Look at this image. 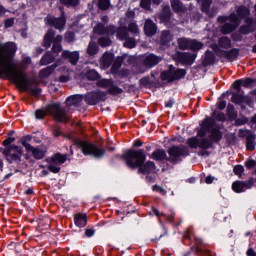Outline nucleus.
I'll return each mask as SVG.
<instances>
[{"label":"nucleus","mask_w":256,"mask_h":256,"mask_svg":"<svg viewBox=\"0 0 256 256\" xmlns=\"http://www.w3.org/2000/svg\"><path fill=\"white\" fill-rule=\"evenodd\" d=\"M2 51L5 52L4 66L2 67L3 77L10 79L16 85H19L23 91H31V93L36 97H41L43 89L41 88H32L33 82L29 79V75L24 71L19 70L15 63H13V58L17 53V44L15 42H7L2 44Z\"/></svg>","instance_id":"1"},{"label":"nucleus","mask_w":256,"mask_h":256,"mask_svg":"<svg viewBox=\"0 0 256 256\" xmlns=\"http://www.w3.org/2000/svg\"><path fill=\"white\" fill-rule=\"evenodd\" d=\"M167 154L169 156H167ZM191 155V151L187 145H173L171 146L167 152L164 149H156L151 154V158L154 161H168L172 165H177L183 161V159L189 157Z\"/></svg>","instance_id":"2"},{"label":"nucleus","mask_w":256,"mask_h":256,"mask_svg":"<svg viewBox=\"0 0 256 256\" xmlns=\"http://www.w3.org/2000/svg\"><path fill=\"white\" fill-rule=\"evenodd\" d=\"M35 119L43 121L47 115H50L57 121V123H69V116H67V108L61 106V103H50L46 105L45 109H37L34 112Z\"/></svg>","instance_id":"3"},{"label":"nucleus","mask_w":256,"mask_h":256,"mask_svg":"<svg viewBox=\"0 0 256 256\" xmlns=\"http://www.w3.org/2000/svg\"><path fill=\"white\" fill-rule=\"evenodd\" d=\"M207 133H210L208 139L213 145H219L223 140V131H221V127L217 125V122L213 118H205L202 120L200 129L197 131V137H206Z\"/></svg>","instance_id":"4"},{"label":"nucleus","mask_w":256,"mask_h":256,"mask_svg":"<svg viewBox=\"0 0 256 256\" xmlns=\"http://www.w3.org/2000/svg\"><path fill=\"white\" fill-rule=\"evenodd\" d=\"M123 161L126 167L135 171L139 169L145 161H147V154H145V149H129L124 153Z\"/></svg>","instance_id":"5"},{"label":"nucleus","mask_w":256,"mask_h":256,"mask_svg":"<svg viewBox=\"0 0 256 256\" xmlns=\"http://www.w3.org/2000/svg\"><path fill=\"white\" fill-rule=\"evenodd\" d=\"M74 145L77 146L78 149H80L81 153L85 157H94V159H103L105 157V154L107 153V150L105 148H99L94 143L87 142V140H75Z\"/></svg>","instance_id":"6"},{"label":"nucleus","mask_w":256,"mask_h":256,"mask_svg":"<svg viewBox=\"0 0 256 256\" xmlns=\"http://www.w3.org/2000/svg\"><path fill=\"white\" fill-rule=\"evenodd\" d=\"M0 153L5 157V160L10 165L16 163V165H21V157H23V147L17 144H12L6 148H0Z\"/></svg>","instance_id":"7"},{"label":"nucleus","mask_w":256,"mask_h":256,"mask_svg":"<svg viewBox=\"0 0 256 256\" xmlns=\"http://www.w3.org/2000/svg\"><path fill=\"white\" fill-rule=\"evenodd\" d=\"M185 75H187L186 69L177 68L173 64H170L167 70H163L160 73V79L167 83H175V81H181V79H184Z\"/></svg>","instance_id":"8"},{"label":"nucleus","mask_w":256,"mask_h":256,"mask_svg":"<svg viewBox=\"0 0 256 256\" xmlns=\"http://www.w3.org/2000/svg\"><path fill=\"white\" fill-rule=\"evenodd\" d=\"M104 101H107V92L105 91H91L85 95V103L90 106L99 105Z\"/></svg>","instance_id":"9"},{"label":"nucleus","mask_w":256,"mask_h":256,"mask_svg":"<svg viewBox=\"0 0 256 256\" xmlns=\"http://www.w3.org/2000/svg\"><path fill=\"white\" fill-rule=\"evenodd\" d=\"M255 185V178L250 177L247 181H235L232 183V191L234 193H245L247 189H251Z\"/></svg>","instance_id":"10"},{"label":"nucleus","mask_w":256,"mask_h":256,"mask_svg":"<svg viewBox=\"0 0 256 256\" xmlns=\"http://www.w3.org/2000/svg\"><path fill=\"white\" fill-rule=\"evenodd\" d=\"M176 59L178 63H181V65L191 66L195 63V59H197V53L178 52L176 54Z\"/></svg>","instance_id":"11"},{"label":"nucleus","mask_w":256,"mask_h":256,"mask_svg":"<svg viewBox=\"0 0 256 256\" xmlns=\"http://www.w3.org/2000/svg\"><path fill=\"white\" fill-rule=\"evenodd\" d=\"M171 17H173V12L169 6H164L161 13L159 14V21L162 25H165L168 29L171 28Z\"/></svg>","instance_id":"12"},{"label":"nucleus","mask_w":256,"mask_h":256,"mask_svg":"<svg viewBox=\"0 0 256 256\" xmlns=\"http://www.w3.org/2000/svg\"><path fill=\"white\" fill-rule=\"evenodd\" d=\"M47 23L50 27L54 29H63L67 23V18L65 17V12L61 13L60 17H49Z\"/></svg>","instance_id":"13"},{"label":"nucleus","mask_w":256,"mask_h":256,"mask_svg":"<svg viewBox=\"0 0 256 256\" xmlns=\"http://www.w3.org/2000/svg\"><path fill=\"white\" fill-rule=\"evenodd\" d=\"M152 213L158 217L159 219V223L160 225L163 227L164 229V233L160 234V237H155L151 239V243H159V241H161V239H163V237H165V235H168L169 230L167 229V227H165V225L163 224V220H161V217H163V215H161V212L159 211V209H157L155 206H152Z\"/></svg>","instance_id":"14"},{"label":"nucleus","mask_w":256,"mask_h":256,"mask_svg":"<svg viewBox=\"0 0 256 256\" xmlns=\"http://www.w3.org/2000/svg\"><path fill=\"white\" fill-rule=\"evenodd\" d=\"M140 87H144V89H159L161 87V82L159 79L156 81L151 80V77L144 76L139 80Z\"/></svg>","instance_id":"15"},{"label":"nucleus","mask_w":256,"mask_h":256,"mask_svg":"<svg viewBox=\"0 0 256 256\" xmlns=\"http://www.w3.org/2000/svg\"><path fill=\"white\" fill-rule=\"evenodd\" d=\"M156 169L157 166L155 165V162L148 160L143 162V165L138 168V173L141 175H151L152 173H155Z\"/></svg>","instance_id":"16"},{"label":"nucleus","mask_w":256,"mask_h":256,"mask_svg":"<svg viewBox=\"0 0 256 256\" xmlns=\"http://www.w3.org/2000/svg\"><path fill=\"white\" fill-rule=\"evenodd\" d=\"M144 33L146 37H155L157 35V24L151 19H147L144 23Z\"/></svg>","instance_id":"17"},{"label":"nucleus","mask_w":256,"mask_h":256,"mask_svg":"<svg viewBox=\"0 0 256 256\" xmlns=\"http://www.w3.org/2000/svg\"><path fill=\"white\" fill-rule=\"evenodd\" d=\"M163 59L155 54H150L144 58V66L147 67V69H153L156 65H159Z\"/></svg>","instance_id":"18"},{"label":"nucleus","mask_w":256,"mask_h":256,"mask_svg":"<svg viewBox=\"0 0 256 256\" xmlns=\"http://www.w3.org/2000/svg\"><path fill=\"white\" fill-rule=\"evenodd\" d=\"M62 58L68 59L71 65H77V63H79V51L71 52L69 50H64L62 52Z\"/></svg>","instance_id":"19"},{"label":"nucleus","mask_w":256,"mask_h":256,"mask_svg":"<svg viewBox=\"0 0 256 256\" xmlns=\"http://www.w3.org/2000/svg\"><path fill=\"white\" fill-rule=\"evenodd\" d=\"M59 67V63L55 62L54 64L47 66L46 68H43L39 72V77L41 79H47L48 77H51L53 75L54 71Z\"/></svg>","instance_id":"20"},{"label":"nucleus","mask_w":256,"mask_h":256,"mask_svg":"<svg viewBox=\"0 0 256 256\" xmlns=\"http://www.w3.org/2000/svg\"><path fill=\"white\" fill-rule=\"evenodd\" d=\"M113 61H115V54L113 52H105L101 57V63L104 69H109L113 65Z\"/></svg>","instance_id":"21"},{"label":"nucleus","mask_w":256,"mask_h":256,"mask_svg":"<svg viewBox=\"0 0 256 256\" xmlns=\"http://www.w3.org/2000/svg\"><path fill=\"white\" fill-rule=\"evenodd\" d=\"M26 151L28 153H31L32 157L36 161H41V159H45V151L39 147L30 146V148H28Z\"/></svg>","instance_id":"22"},{"label":"nucleus","mask_w":256,"mask_h":256,"mask_svg":"<svg viewBox=\"0 0 256 256\" xmlns=\"http://www.w3.org/2000/svg\"><path fill=\"white\" fill-rule=\"evenodd\" d=\"M226 95H232L231 101L235 103V105H241V103H245V96L239 93H232V92H224L221 97L225 99Z\"/></svg>","instance_id":"23"},{"label":"nucleus","mask_w":256,"mask_h":256,"mask_svg":"<svg viewBox=\"0 0 256 256\" xmlns=\"http://www.w3.org/2000/svg\"><path fill=\"white\" fill-rule=\"evenodd\" d=\"M217 61V57L211 50H207L205 52V58L202 61L203 67H209L211 65H215V62Z\"/></svg>","instance_id":"24"},{"label":"nucleus","mask_w":256,"mask_h":256,"mask_svg":"<svg viewBox=\"0 0 256 256\" xmlns=\"http://www.w3.org/2000/svg\"><path fill=\"white\" fill-rule=\"evenodd\" d=\"M107 31L110 33H115V26H110V27H105V24L103 23H98L94 27V33L97 35H105Z\"/></svg>","instance_id":"25"},{"label":"nucleus","mask_w":256,"mask_h":256,"mask_svg":"<svg viewBox=\"0 0 256 256\" xmlns=\"http://www.w3.org/2000/svg\"><path fill=\"white\" fill-rule=\"evenodd\" d=\"M83 101V95L75 94L66 98V106L67 107H74L75 105H80Z\"/></svg>","instance_id":"26"},{"label":"nucleus","mask_w":256,"mask_h":256,"mask_svg":"<svg viewBox=\"0 0 256 256\" xmlns=\"http://www.w3.org/2000/svg\"><path fill=\"white\" fill-rule=\"evenodd\" d=\"M50 162L52 165H63V163L67 162V154H62L60 152L55 153L50 158Z\"/></svg>","instance_id":"27"},{"label":"nucleus","mask_w":256,"mask_h":256,"mask_svg":"<svg viewBox=\"0 0 256 256\" xmlns=\"http://www.w3.org/2000/svg\"><path fill=\"white\" fill-rule=\"evenodd\" d=\"M55 59H57V56L53 55V52L47 51L40 59V65L45 67L50 65V63H55Z\"/></svg>","instance_id":"28"},{"label":"nucleus","mask_w":256,"mask_h":256,"mask_svg":"<svg viewBox=\"0 0 256 256\" xmlns=\"http://www.w3.org/2000/svg\"><path fill=\"white\" fill-rule=\"evenodd\" d=\"M239 53H241L239 48H231L230 50H226L225 59L233 63V61H237L239 58Z\"/></svg>","instance_id":"29"},{"label":"nucleus","mask_w":256,"mask_h":256,"mask_svg":"<svg viewBox=\"0 0 256 256\" xmlns=\"http://www.w3.org/2000/svg\"><path fill=\"white\" fill-rule=\"evenodd\" d=\"M53 39H55V32H53V30H49L44 35L42 47H45V49H49L51 47V45H53Z\"/></svg>","instance_id":"30"},{"label":"nucleus","mask_w":256,"mask_h":256,"mask_svg":"<svg viewBox=\"0 0 256 256\" xmlns=\"http://www.w3.org/2000/svg\"><path fill=\"white\" fill-rule=\"evenodd\" d=\"M123 57L118 56L115 60H113V64L111 66V73L112 75H117L119 73V69H121V66L123 65Z\"/></svg>","instance_id":"31"},{"label":"nucleus","mask_w":256,"mask_h":256,"mask_svg":"<svg viewBox=\"0 0 256 256\" xmlns=\"http://www.w3.org/2000/svg\"><path fill=\"white\" fill-rule=\"evenodd\" d=\"M115 83L114 79H107V78H99V80L96 82L97 87H100L101 89H109L111 85Z\"/></svg>","instance_id":"32"},{"label":"nucleus","mask_w":256,"mask_h":256,"mask_svg":"<svg viewBox=\"0 0 256 256\" xmlns=\"http://www.w3.org/2000/svg\"><path fill=\"white\" fill-rule=\"evenodd\" d=\"M220 31L222 35H231V33L237 31V25L227 22L224 25H222Z\"/></svg>","instance_id":"33"},{"label":"nucleus","mask_w":256,"mask_h":256,"mask_svg":"<svg viewBox=\"0 0 256 256\" xmlns=\"http://www.w3.org/2000/svg\"><path fill=\"white\" fill-rule=\"evenodd\" d=\"M237 16L239 19H246L251 15V10L245 5H241L236 10Z\"/></svg>","instance_id":"34"},{"label":"nucleus","mask_w":256,"mask_h":256,"mask_svg":"<svg viewBox=\"0 0 256 256\" xmlns=\"http://www.w3.org/2000/svg\"><path fill=\"white\" fill-rule=\"evenodd\" d=\"M256 139V135L254 133H250L247 137H246V149L247 151H255V142Z\"/></svg>","instance_id":"35"},{"label":"nucleus","mask_w":256,"mask_h":256,"mask_svg":"<svg viewBox=\"0 0 256 256\" xmlns=\"http://www.w3.org/2000/svg\"><path fill=\"white\" fill-rule=\"evenodd\" d=\"M218 45L221 47V49H231L233 47V44L231 42V38L228 36H222L218 40Z\"/></svg>","instance_id":"36"},{"label":"nucleus","mask_w":256,"mask_h":256,"mask_svg":"<svg viewBox=\"0 0 256 256\" xmlns=\"http://www.w3.org/2000/svg\"><path fill=\"white\" fill-rule=\"evenodd\" d=\"M76 227H85L87 225V214H78L74 217Z\"/></svg>","instance_id":"37"},{"label":"nucleus","mask_w":256,"mask_h":256,"mask_svg":"<svg viewBox=\"0 0 256 256\" xmlns=\"http://www.w3.org/2000/svg\"><path fill=\"white\" fill-rule=\"evenodd\" d=\"M98 11H109L111 9V0H96Z\"/></svg>","instance_id":"38"},{"label":"nucleus","mask_w":256,"mask_h":256,"mask_svg":"<svg viewBox=\"0 0 256 256\" xmlns=\"http://www.w3.org/2000/svg\"><path fill=\"white\" fill-rule=\"evenodd\" d=\"M171 7L174 13H183L185 11V6L181 0H172Z\"/></svg>","instance_id":"39"},{"label":"nucleus","mask_w":256,"mask_h":256,"mask_svg":"<svg viewBox=\"0 0 256 256\" xmlns=\"http://www.w3.org/2000/svg\"><path fill=\"white\" fill-rule=\"evenodd\" d=\"M199 148L202 151H207V149H214L213 142L209 138H202L199 140Z\"/></svg>","instance_id":"40"},{"label":"nucleus","mask_w":256,"mask_h":256,"mask_svg":"<svg viewBox=\"0 0 256 256\" xmlns=\"http://www.w3.org/2000/svg\"><path fill=\"white\" fill-rule=\"evenodd\" d=\"M213 4V0H202L201 3V11L211 17V5Z\"/></svg>","instance_id":"41"},{"label":"nucleus","mask_w":256,"mask_h":256,"mask_svg":"<svg viewBox=\"0 0 256 256\" xmlns=\"http://www.w3.org/2000/svg\"><path fill=\"white\" fill-rule=\"evenodd\" d=\"M171 43V31L164 30L160 35V45H169Z\"/></svg>","instance_id":"42"},{"label":"nucleus","mask_w":256,"mask_h":256,"mask_svg":"<svg viewBox=\"0 0 256 256\" xmlns=\"http://www.w3.org/2000/svg\"><path fill=\"white\" fill-rule=\"evenodd\" d=\"M106 93H108V95H112V97H117V95H121L123 93V89L115 85V83H112Z\"/></svg>","instance_id":"43"},{"label":"nucleus","mask_w":256,"mask_h":256,"mask_svg":"<svg viewBox=\"0 0 256 256\" xmlns=\"http://www.w3.org/2000/svg\"><path fill=\"white\" fill-rule=\"evenodd\" d=\"M29 141H33V135L28 134L26 136H23L18 140V143H20L26 150L33 147V145L29 144Z\"/></svg>","instance_id":"44"},{"label":"nucleus","mask_w":256,"mask_h":256,"mask_svg":"<svg viewBox=\"0 0 256 256\" xmlns=\"http://www.w3.org/2000/svg\"><path fill=\"white\" fill-rule=\"evenodd\" d=\"M205 44H203V42H200L198 40L195 39H190V46H189V50L190 51H201V49H203Z\"/></svg>","instance_id":"45"},{"label":"nucleus","mask_w":256,"mask_h":256,"mask_svg":"<svg viewBox=\"0 0 256 256\" xmlns=\"http://www.w3.org/2000/svg\"><path fill=\"white\" fill-rule=\"evenodd\" d=\"M242 87L245 89H253V87H256V78L247 77L242 79Z\"/></svg>","instance_id":"46"},{"label":"nucleus","mask_w":256,"mask_h":256,"mask_svg":"<svg viewBox=\"0 0 256 256\" xmlns=\"http://www.w3.org/2000/svg\"><path fill=\"white\" fill-rule=\"evenodd\" d=\"M100 77L101 74L95 69H90L86 72V79H88V81H99Z\"/></svg>","instance_id":"47"},{"label":"nucleus","mask_w":256,"mask_h":256,"mask_svg":"<svg viewBox=\"0 0 256 256\" xmlns=\"http://www.w3.org/2000/svg\"><path fill=\"white\" fill-rule=\"evenodd\" d=\"M191 43V39L189 38H179L178 39V47L181 49V51H187L189 50Z\"/></svg>","instance_id":"48"},{"label":"nucleus","mask_w":256,"mask_h":256,"mask_svg":"<svg viewBox=\"0 0 256 256\" xmlns=\"http://www.w3.org/2000/svg\"><path fill=\"white\" fill-rule=\"evenodd\" d=\"M199 138L197 136H193L187 139L186 144L188 149H198L199 147Z\"/></svg>","instance_id":"49"},{"label":"nucleus","mask_w":256,"mask_h":256,"mask_svg":"<svg viewBox=\"0 0 256 256\" xmlns=\"http://www.w3.org/2000/svg\"><path fill=\"white\" fill-rule=\"evenodd\" d=\"M116 37L120 41H125L129 37V32L127 30V27L118 28Z\"/></svg>","instance_id":"50"},{"label":"nucleus","mask_w":256,"mask_h":256,"mask_svg":"<svg viewBox=\"0 0 256 256\" xmlns=\"http://www.w3.org/2000/svg\"><path fill=\"white\" fill-rule=\"evenodd\" d=\"M60 5H64V7H79L81 5V0H59Z\"/></svg>","instance_id":"51"},{"label":"nucleus","mask_w":256,"mask_h":256,"mask_svg":"<svg viewBox=\"0 0 256 256\" xmlns=\"http://www.w3.org/2000/svg\"><path fill=\"white\" fill-rule=\"evenodd\" d=\"M87 53L90 57L99 53V46L95 42H90L87 48Z\"/></svg>","instance_id":"52"},{"label":"nucleus","mask_w":256,"mask_h":256,"mask_svg":"<svg viewBox=\"0 0 256 256\" xmlns=\"http://www.w3.org/2000/svg\"><path fill=\"white\" fill-rule=\"evenodd\" d=\"M235 127H241L242 125H247L249 123V118L245 117V115H241L239 118L233 119Z\"/></svg>","instance_id":"53"},{"label":"nucleus","mask_w":256,"mask_h":256,"mask_svg":"<svg viewBox=\"0 0 256 256\" xmlns=\"http://www.w3.org/2000/svg\"><path fill=\"white\" fill-rule=\"evenodd\" d=\"M227 116L230 121H233V119H237V112L235 111V106H233V104H228Z\"/></svg>","instance_id":"54"},{"label":"nucleus","mask_w":256,"mask_h":256,"mask_svg":"<svg viewBox=\"0 0 256 256\" xmlns=\"http://www.w3.org/2000/svg\"><path fill=\"white\" fill-rule=\"evenodd\" d=\"M228 21H229L232 25H236V27H239V25L241 24V19H239V16H238L235 12H232V13L228 16Z\"/></svg>","instance_id":"55"},{"label":"nucleus","mask_w":256,"mask_h":256,"mask_svg":"<svg viewBox=\"0 0 256 256\" xmlns=\"http://www.w3.org/2000/svg\"><path fill=\"white\" fill-rule=\"evenodd\" d=\"M233 173L234 175H237L239 179L243 177V174L245 173V167L241 164H237L233 167Z\"/></svg>","instance_id":"56"},{"label":"nucleus","mask_w":256,"mask_h":256,"mask_svg":"<svg viewBox=\"0 0 256 256\" xmlns=\"http://www.w3.org/2000/svg\"><path fill=\"white\" fill-rule=\"evenodd\" d=\"M64 41L66 43H75V32L73 31H67L64 34Z\"/></svg>","instance_id":"57"},{"label":"nucleus","mask_w":256,"mask_h":256,"mask_svg":"<svg viewBox=\"0 0 256 256\" xmlns=\"http://www.w3.org/2000/svg\"><path fill=\"white\" fill-rule=\"evenodd\" d=\"M124 41V47H126L127 49H135V47H137V42H135V38L128 37Z\"/></svg>","instance_id":"58"},{"label":"nucleus","mask_w":256,"mask_h":256,"mask_svg":"<svg viewBox=\"0 0 256 256\" xmlns=\"http://www.w3.org/2000/svg\"><path fill=\"white\" fill-rule=\"evenodd\" d=\"M52 135H53V137H56V138L62 137L63 130H61L60 125L56 124L52 127Z\"/></svg>","instance_id":"59"},{"label":"nucleus","mask_w":256,"mask_h":256,"mask_svg":"<svg viewBox=\"0 0 256 256\" xmlns=\"http://www.w3.org/2000/svg\"><path fill=\"white\" fill-rule=\"evenodd\" d=\"M244 166L246 167L247 171H251L252 169H255L256 161L254 159L249 158L244 162Z\"/></svg>","instance_id":"60"},{"label":"nucleus","mask_w":256,"mask_h":256,"mask_svg":"<svg viewBox=\"0 0 256 256\" xmlns=\"http://www.w3.org/2000/svg\"><path fill=\"white\" fill-rule=\"evenodd\" d=\"M127 31L129 33H133L134 35L139 33V27L137 26V23L135 22H131L128 24V28H127Z\"/></svg>","instance_id":"61"},{"label":"nucleus","mask_w":256,"mask_h":256,"mask_svg":"<svg viewBox=\"0 0 256 256\" xmlns=\"http://www.w3.org/2000/svg\"><path fill=\"white\" fill-rule=\"evenodd\" d=\"M151 3H152L151 0H141L140 7L145 11H151Z\"/></svg>","instance_id":"62"},{"label":"nucleus","mask_w":256,"mask_h":256,"mask_svg":"<svg viewBox=\"0 0 256 256\" xmlns=\"http://www.w3.org/2000/svg\"><path fill=\"white\" fill-rule=\"evenodd\" d=\"M212 49H213L214 53L217 55V57H224V59H225V52H227V50H223V49L219 48V46H217V45H214L212 47Z\"/></svg>","instance_id":"63"},{"label":"nucleus","mask_w":256,"mask_h":256,"mask_svg":"<svg viewBox=\"0 0 256 256\" xmlns=\"http://www.w3.org/2000/svg\"><path fill=\"white\" fill-rule=\"evenodd\" d=\"M98 43L100 45V47H109V45H111V40L109 38H99Z\"/></svg>","instance_id":"64"}]
</instances>
